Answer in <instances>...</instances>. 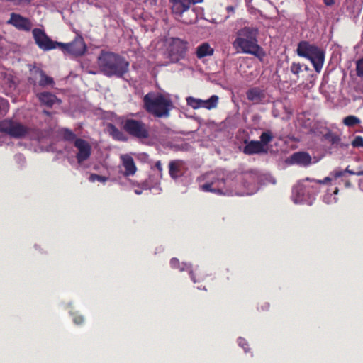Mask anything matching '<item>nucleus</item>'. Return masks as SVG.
<instances>
[{"label": "nucleus", "instance_id": "obj_36", "mask_svg": "<svg viewBox=\"0 0 363 363\" xmlns=\"http://www.w3.org/2000/svg\"><path fill=\"white\" fill-rule=\"evenodd\" d=\"M155 167L159 172H161L162 170V166L160 161L156 162Z\"/></svg>", "mask_w": 363, "mask_h": 363}, {"label": "nucleus", "instance_id": "obj_29", "mask_svg": "<svg viewBox=\"0 0 363 363\" xmlns=\"http://www.w3.org/2000/svg\"><path fill=\"white\" fill-rule=\"evenodd\" d=\"M55 82L53 78L47 76L46 74L43 77V79L40 80V83L38 84V85L42 87H45L48 86H53Z\"/></svg>", "mask_w": 363, "mask_h": 363}, {"label": "nucleus", "instance_id": "obj_10", "mask_svg": "<svg viewBox=\"0 0 363 363\" xmlns=\"http://www.w3.org/2000/svg\"><path fill=\"white\" fill-rule=\"evenodd\" d=\"M7 24L12 25L19 30L30 31L33 24L29 18L23 17L21 14L11 13Z\"/></svg>", "mask_w": 363, "mask_h": 363}, {"label": "nucleus", "instance_id": "obj_12", "mask_svg": "<svg viewBox=\"0 0 363 363\" xmlns=\"http://www.w3.org/2000/svg\"><path fill=\"white\" fill-rule=\"evenodd\" d=\"M245 145L242 152L247 155H262L268 153V147H263L259 140H245Z\"/></svg>", "mask_w": 363, "mask_h": 363}, {"label": "nucleus", "instance_id": "obj_38", "mask_svg": "<svg viewBox=\"0 0 363 363\" xmlns=\"http://www.w3.org/2000/svg\"><path fill=\"white\" fill-rule=\"evenodd\" d=\"M227 10H228V11H233L234 8H233V6H228V7H227Z\"/></svg>", "mask_w": 363, "mask_h": 363}, {"label": "nucleus", "instance_id": "obj_42", "mask_svg": "<svg viewBox=\"0 0 363 363\" xmlns=\"http://www.w3.org/2000/svg\"><path fill=\"white\" fill-rule=\"evenodd\" d=\"M361 132H363V129H362Z\"/></svg>", "mask_w": 363, "mask_h": 363}, {"label": "nucleus", "instance_id": "obj_24", "mask_svg": "<svg viewBox=\"0 0 363 363\" xmlns=\"http://www.w3.org/2000/svg\"><path fill=\"white\" fill-rule=\"evenodd\" d=\"M274 135L270 130H267L262 133V134L259 136V142L261 143L263 147H267L268 144L270 143L273 139Z\"/></svg>", "mask_w": 363, "mask_h": 363}, {"label": "nucleus", "instance_id": "obj_4", "mask_svg": "<svg viewBox=\"0 0 363 363\" xmlns=\"http://www.w3.org/2000/svg\"><path fill=\"white\" fill-rule=\"evenodd\" d=\"M123 130L130 136L140 140L150 138L149 125L141 120L125 119L123 123Z\"/></svg>", "mask_w": 363, "mask_h": 363}, {"label": "nucleus", "instance_id": "obj_18", "mask_svg": "<svg viewBox=\"0 0 363 363\" xmlns=\"http://www.w3.org/2000/svg\"><path fill=\"white\" fill-rule=\"evenodd\" d=\"M36 96L43 105L50 108L58 101L55 95L48 91L38 93Z\"/></svg>", "mask_w": 363, "mask_h": 363}, {"label": "nucleus", "instance_id": "obj_1", "mask_svg": "<svg viewBox=\"0 0 363 363\" xmlns=\"http://www.w3.org/2000/svg\"><path fill=\"white\" fill-rule=\"evenodd\" d=\"M101 72L108 77L123 78L129 71V62L125 57L112 52H101L98 57Z\"/></svg>", "mask_w": 363, "mask_h": 363}, {"label": "nucleus", "instance_id": "obj_25", "mask_svg": "<svg viewBox=\"0 0 363 363\" xmlns=\"http://www.w3.org/2000/svg\"><path fill=\"white\" fill-rule=\"evenodd\" d=\"M333 177H326L323 180H317L316 182H332V180L337 179L342 177V179L347 175V171L335 170L331 173Z\"/></svg>", "mask_w": 363, "mask_h": 363}, {"label": "nucleus", "instance_id": "obj_17", "mask_svg": "<svg viewBox=\"0 0 363 363\" xmlns=\"http://www.w3.org/2000/svg\"><path fill=\"white\" fill-rule=\"evenodd\" d=\"M309 60L311 62L315 72H320L324 64L325 51L318 47Z\"/></svg>", "mask_w": 363, "mask_h": 363}, {"label": "nucleus", "instance_id": "obj_35", "mask_svg": "<svg viewBox=\"0 0 363 363\" xmlns=\"http://www.w3.org/2000/svg\"><path fill=\"white\" fill-rule=\"evenodd\" d=\"M14 158L16 162L20 164L21 165L24 164L26 162L25 157L22 154L16 155Z\"/></svg>", "mask_w": 363, "mask_h": 363}, {"label": "nucleus", "instance_id": "obj_28", "mask_svg": "<svg viewBox=\"0 0 363 363\" xmlns=\"http://www.w3.org/2000/svg\"><path fill=\"white\" fill-rule=\"evenodd\" d=\"M62 135L63 136V138L67 141H75L77 139L76 135L69 129L68 128H64L62 130Z\"/></svg>", "mask_w": 363, "mask_h": 363}, {"label": "nucleus", "instance_id": "obj_22", "mask_svg": "<svg viewBox=\"0 0 363 363\" xmlns=\"http://www.w3.org/2000/svg\"><path fill=\"white\" fill-rule=\"evenodd\" d=\"M31 76L29 77L30 84H33L35 86L37 84L40 83V80L43 79V77L45 75V73L43 70L39 68H34L30 70Z\"/></svg>", "mask_w": 363, "mask_h": 363}, {"label": "nucleus", "instance_id": "obj_30", "mask_svg": "<svg viewBox=\"0 0 363 363\" xmlns=\"http://www.w3.org/2000/svg\"><path fill=\"white\" fill-rule=\"evenodd\" d=\"M186 104L194 109L199 108V99L193 96H188L186 99Z\"/></svg>", "mask_w": 363, "mask_h": 363}, {"label": "nucleus", "instance_id": "obj_37", "mask_svg": "<svg viewBox=\"0 0 363 363\" xmlns=\"http://www.w3.org/2000/svg\"><path fill=\"white\" fill-rule=\"evenodd\" d=\"M323 1H324V3L327 6H331L335 3L334 0H323Z\"/></svg>", "mask_w": 363, "mask_h": 363}, {"label": "nucleus", "instance_id": "obj_20", "mask_svg": "<svg viewBox=\"0 0 363 363\" xmlns=\"http://www.w3.org/2000/svg\"><path fill=\"white\" fill-rule=\"evenodd\" d=\"M123 166L125 169L124 174L125 176L133 175L136 172V167L132 157L129 155H125L122 157Z\"/></svg>", "mask_w": 363, "mask_h": 363}, {"label": "nucleus", "instance_id": "obj_19", "mask_svg": "<svg viewBox=\"0 0 363 363\" xmlns=\"http://www.w3.org/2000/svg\"><path fill=\"white\" fill-rule=\"evenodd\" d=\"M213 53L214 49L211 47L209 43L206 42L199 45L196 50V55L199 59L212 56Z\"/></svg>", "mask_w": 363, "mask_h": 363}, {"label": "nucleus", "instance_id": "obj_7", "mask_svg": "<svg viewBox=\"0 0 363 363\" xmlns=\"http://www.w3.org/2000/svg\"><path fill=\"white\" fill-rule=\"evenodd\" d=\"M59 49L64 53H68L74 56H82L86 51V45L82 35H77L71 43H60Z\"/></svg>", "mask_w": 363, "mask_h": 363}, {"label": "nucleus", "instance_id": "obj_8", "mask_svg": "<svg viewBox=\"0 0 363 363\" xmlns=\"http://www.w3.org/2000/svg\"><path fill=\"white\" fill-rule=\"evenodd\" d=\"M32 33L35 44L43 51L59 48L60 42L52 40L44 30L35 28L33 29Z\"/></svg>", "mask_w": 363, "mask_h": 363}, {"label": "nucleus", "instance_id": "obj_16", "mask_svg": "<svg viewBox=\"0 0 363 363\" xmlns=\"http://www.w3.org/2000/svg\"><path fill=\"white\" fill-rule=\"evenodd\" d=\"M318 48V46L311 44L308 41L302 40L297 45L296 52L298 56L309 60Z\"/></svg>", "mask_w": 363, "mask_h": 363}, {"label": "nucleus", "instance_id": "obj_34", "mask_svg": "<svg viewBox=\"0 0 363 363\" xmlns=\"http://www.w3.org/2000/svg\"><path fill=\"white\" fill-rule=\"evenodd\" d=\"M89 180L91 182H94L97 180L98 182H106V178L103 176L98 175L96 174H91L89 177Z\"/></svg>", "mask_w": 363, "mask_h": 363}, {"label": "nucleus", "instance_id": "obj_6", "mask_svg": "<svg viewBox=\"0 0 363 363\" xmlns=\"http://www.w3.org/2000/svg\"><path fill=\"white\" fill-rule=\"evenodd\" d=\"M29 128L15 118H6L0 121V132L13 138H24Z\"/></svg>", "mask_w": 363, "mask_h": 363}, {"label": "nucleus", "instance_id": "obj_31", "mask_svg": "<svg viewBox=\"0 0 363 363\" xmlns=\"http://www.w3.org/2000/svg\"><path fill=\"white\" fill-rule=\"evenodd\" d=\"M290 71L298 78V74L302 71L300 63L293 62L290 67Z\"/></svg>", "mask_w": 363, "mask_h": 363}, {"label": "nucleus", "instance_id": "obj_33", "mask_svg": "<svg viewBox=\"0 0 363 363\" xmlns=\"http://www.w3.org/2000/svg\"><path fill=\"white\" fill-rule=\"evenodd\" d=\"M352 145L354 147L359 148L362 147L363 148V138L362 136H356L353 141L352 142Z\"/></svg>", "mask_w": 363, "mask_h": 363}, {"label": "nucleus", "instance_id": "obj_2", "mask_svg": "<svg viewBox=\"0 0 363 363\" xmlns=\"http://www.w3.org/2000/svg\"><path fill=\"white\" fill-rule=\"evenodd\" d=\"M143 101L145 111L155 118H168L174 107L170 97L160 92H148Z\"/></svg>", "mask_w": 363, "mask_h": 363}, {"label": "nucleus", "instance_id": "obj_41", "mask_svg": "<svg viewBox=\"0 0 363 363\" xmlns=\"http://www.w3.org/2000/svg\"><path fill=\"white\" fill-rule=\"evenodd\" d=\"M45 113L47 115H49V112H48V111H45Z\"/></svg>", "mask_w": 363, "mask_h": 363}, {"label": "nucleus", "instance_id": "obj_13", "mask_svg": "<svg viewBox=\"0 0 363 363\" xmlns=\"http://www.w3.org/2000/svg\"><path fill=\"white\" fill-rule=\"evenodd\" d=\"M246 97L253 104H264L267 102L266 91L257 86L249 89L246 92Z\"/></svg>", "mask_w": 363, "mask_h": 363}, {"label": "nucleus", "instance_id": "obj_14", "mask_svg": "<svg viewBox=\"0 0 363 363\" xmlns=\"http://www.w3.org/2000/svg\"><path fill=\"white\" fill-rule=\"evenodd\" d=\"M311 157L306 152H296L293 153L287 160L289 164H297L301 167H306L311 163Z\"/></svg>", "mask_w": 363, "mask_h": 363}, {"label": "nucleus", "instance_id": "obj_9", "mask_svg": "<svg viewBox=\"0 0 363 363\" xmlns=\"http://www.w3.org/2000/svg\"><path fill=\"white\" fill-rule=\"evenodd\" d=\"M74 145L78 150L76 155L78 163L81 164L89 158L91 154V147L86 140L82 138H77Z\"/></svg>", "mask_w": 363, "mask_h": 363}, {"label": "nucleus", "instance_id": "obj_21", "mask_svg": "<svg viewBox=\"0 0 363 363\" xmlns=\"http://www.w3.org/2000/svg\"><path fill=\"white\" fill-rule=\"evenodd\" d=\"M218 102V96L212 95L208 99L203 100L199 99V108H205L206 109H212L217 106Z\"/></svg>", "mask_w": 363, "mask_h": 363}, {"label": "nucleus", "instance_id": "obj_5", "mask_svg": "<svg viewBox=\"0 0 363 363\" xmlns=\"http://www.w3.org/2000/svg\"><path fill=\"white\" fill-rule=\"evenodd\" d=\"M188 43L179 38H171L167 48V58L172 63H177L186 57Z\"/></svg>", "mask_w": 363, "mask_h": 363}, {"label": "nucleus", "instance_id": "obj_26", "mask_svg": "<svg viewBox=\"0 0 363 363\" xmlns=\"http://www.w3.org/2000/svg\"><path fill=\"white\" fill-rule=\"evenodd\" d=\"M342 122L344 125L347 127H354V125L359 124L361 121L358 117L350 115L344 118Z\"/></svg>", "mask_w": 363, "mask_h": 363}, {"label": "nucleus", "instance_id": "obj_39", "mask_svg": "<svg viewBox=\"0 0 363 363\" xmlns=\"http://www.w3.org/2000/svg\"><path fill=\"white\" fill-rule=\"evenodd\" d=\"M267 180V182H272L270 179H268L267 177H266L265 179Z\"/></svg>", "mask_w": 363, "mask_h": 363}, {"label": "nucleus", "instance_id": "obj_15", "mask_svg": "<svg viewBox=\"0 0 363 363\" xmlns=\"http://www.w3.org/2000/svg\"><path fill=\"white\" fill-rule=\"evenodd\" d=\"M185 162L181 160H171L169 163V174L173 180H177L185 172Z\"/></svg>", "mask_w": 363, "mask_h": 363}, {"label": "nucleus", "instance_id": "obj_11", "mask_svg": "<svg viewBox=\"0 0 363 363\" xmlns=\"http://www.w3.org/2000/svg\"><path fill=\"white\" fill-rule=\"evenodd\" d=\"M201 2V0H169L172 13L179 16L187 11L191 5Z\"/></svg>", "mask_w": 363, "mask_h": 363}, {"label": "nucleus", "instance_id": "obj_40", "mask_svg": "<svg viewBox=\"0 0 363 363\" xmlns=\"http://www.w3.org/2000/svg\"><path fill=\"white\" fill-rule=\"evenodd\" d=\"M306 182H311L309 178L306 179Z\"/></svg>", "mask_w": 363, "mask_h": 363}, {"label": "nucleus", "instance_id": "obj_23", "mask_svg": "<svg viewBox=\"0 0 363 363\" xmlns=\"http://www.w3.org/2000/svg\"><path fill=\"white\" fill-rule=\"evenodd\" d=\"M108 127L109 133L113 137V139L120 141L127 140V138L124 135V133L121 130H120L116 125L110 123Z\"/></svg>", "mask_w": 363, "mask_h": 363}, {"label": "nucleus", "instance_id": "obj_3", "mask_svg": "<svg viewBox=\"0 0 363 363\" xmlns=\"http://www.w3.org/2000/svg\"><path fill=\"white\" fill-rule=\"evenodd\" d=\"M258 29L255 27L245 26L237 33V37L233 45L235 48H240L243 53H247L256 57L264 55L262 48L257 40Z\"/></svg>", "mask_w": 363, "mask_h": 363}, {"label": "nucleus", "instance_id": "obj_27", "mask_svg": "<svg viewBox=\"0 0 363 363\" xmlns=\"http://www.w3.org/2000/svg\"><path fill=\"white\" fill-rule=\"evenodd\" d=\"M325 138L333 145L337 146L340 144L341 138L337 134L330 132L325 134Z\"/></svg>", "mask_w": 363, "mask_h": 363}, {"label": "nucleus", "instance_id": "obj_32", "mask_svg": "<svg viewBox=\"0 0 363 363\" xmlns=\"http://www.w3.org/2000/svg\"><path fill=\"white\" fill-rule=\"evenodd\" d=\"M356 71L358 77H363V57L357 61Z\"/></svg>", "mask_w": 363, "mask_h": 363}]
</instances>
